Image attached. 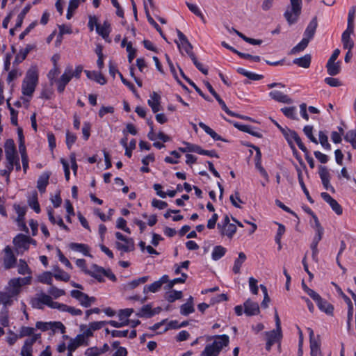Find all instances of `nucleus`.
Masks as SVG:
<instances>
[{
    "label": "nucleus",
    "mask_w": 356,
    "mask_h": 356,
    "mask_svg": "<svg viewBox=\"0 0 356 356\" xmlns=\"http://www.w3.org/2000/svg\"><path fill=\"white\" fill-rule=\"evenodd\" d=\"M313 300L316 302L321 312H324L328 316H333L334 309V306L327 300L323 298L319 294H318Z\"/></svg>",
    "instance_id": "9"
},
{
    "label": "nucleus",
    "mask_w": 356,
    "mask_h": 356,
    "mask_svg": "<svg viewBox=\"0 0 356 356\" xmlns=\"http://www.w3.org/2000/svg\"><path fill=\"white\" fill-rule=\"evenodd\" d=\"M183 144L186 145V147H180L178 148V150L182 153L186 152H195L198 154L200 146L195 144H192L188 142L184 141Z\"/></svg>",
    "instance_id": "41"
},
{
    "label": "nucleus",
    "mask_w": 356,
    "mask_h": 356,
    "mask_svg": "<svg viewBox=\"0 0 356 356\" xmlns=\"http://www.w3.org/2000/svg\"><path fill=\"white\" fill-rule=\"evenodd\" d=\"M36 48V45L35 44H29L26 46L25 48L24 49H21L19 51V53L16 55L15 56V60L17 62H22L23 60H24L27 56V55L30 53V51H31L32 50H33L34 49Z\"/></svg>",
    "instance_id": "30"
},
{
    "label": "nucleus",
    "mask_w": 356,
    "mask_h": 356,
    "mask_svg": "<svg viewBox=\"0 0 356 356\" xmlns=\"http://www.w3.org/2000/svg\"><path fill=\"white\" fill-rule=\"evenodd\" d=\"M41 338L40 333H35L24 341L23 346L33 348V344Z\"/></svg>",
    "instance_id": "52"
},
{
    "label": "nucleus",
    "mask_w": 356,
    "mask_h": 356,
    "mask_svg": "<svg viewBox=\"0 0 356 356\" xmlns=\"http://www.w3.org/2000/svg\"><path fill=\"white\" fill-rule=\"evenodd\" d=\"M265 335L266 337V350L270 351L271 350L272 346L275 343H280L282 338V330L278 329H275L270 331L265 332Z\"/></svg>",
    "instance_id": "4"
},
{
    "label": "nucleus",
    "mask_w": 356,
    "mask_h": 356,
    "mask_svg": "<svg viewBox=\"0 0 356 356\" xmlns=\"http://www.w3.org/2000/svg\"><path fill=\"white\" fill-rule=\"evenodd\" d=\"M291 10H286L284 16L289 25L295 24L301 13L302 0H290Z\"/></svg>",
    "instance_id": "3"
},
{
    "label": "nucleus",
    "mask_w": 356,
    "mask_h": 356,
    "mask_svg": "<svg viewBox=\"0 0 356 356\" xmlns=\"http://www.w3.org/2000/svg\"><path fill=\"white\" fill-rule=\"evenodd\" d=\"M52 273L49 271H46L40 274L38 277V280L39 282L42 284H46L48 285L52 284Z\"/></svg>",
    "instance_id": "45"
},
{
    "label": "nucleus",
    "mask_w": 356,
    "mask_h": 356,
    "mask_svg": "<svg viewBox=\"0 0 356 356\" xmlns=\"http://www.w3.org/2000/svg\"><path fill=\"white\" fill-rule=\"evenodd\" d=\"M79 5V0H70L69 2L66 18L70 19L73 16V13L77 9Z\"/></svg>",
    "instance_id": "44"
},
{
    "label": "nucleus",
    "mask_w": 356,
    "mask_h": 356,
    "mask_svg": "<svg viewBox=\"0 0 356 356\" xmlns=\"http://www.w3.org/2000/svg\"><path fill=\"white\" fill-rule=\"evenodd\" d=\"M293 133H297V132L293 130H291V129L286 128V131L284 133H283V134H282L284 136V138L286 139V140L287 141L290 147L292 146H294L293 140H295V138L293 134Z\"/></svg>",
    "instance_id": "62"
},
{
    "label": "nucleus",
    "mask_w": 356,
    "mask_h": 356,
    "mask_svg": "<svg viewBox=\"0 0 356 356\" xmlns=\"http://www.w3.org/2000/svg\"><path fill=\"white\" fill-rule=\"evenodd\" d=\"M27 202L29 206L36 213L41 211L40 206L38 202V195L37 191H34L31 195L28 197Z\"/></svg>",
    "instance_id": "29"
},
{
    "label": "nucleus",
    "mask_w": 356,
    "mask_h": 356,
    "mask_svg": "<svg viewBox=\"0 0 356 356\" xmlns=\"http://www.w3.org/2000/svg\"><path fill=\"white\" fill-rule=\"evenodd\" d=\"M50 174L49 172L42 173L37 181V188L39 192L42 194L46 191V188L49 184Z\"/></svg>",
    "instance_id": "23"
},
{
    "label": "nucleus",
    "mask_w": 356,
    "mask_h": 356,
    "mask_svg": "<svg viewBox=\"0 0 356 356\" xmlns=\"http://www.w3.org/2000/svg\"><path fill=\"white\" fill-rule=\"evenodd\" d=\"M244 312L247 316H254L259 313V307L257 302L252 301L250 299L244 302Z\"/></svg>",
    "instance_id": "18"
},
{
    "label": "nucleus",
    "mask_w": 356,
    "mask_h": 356,
    "mask_svg": "<svg viewBox=\"0 0 356 356\" xmlns=\"http://www.w3.org/2000/svg\"><path fill=\"white\" fill-rule=\"evenodd\" d=\"M319 143L321 146L327 151L331 150V145L328 142V138L324 131H320L318 133Z\"/></svg>",
    "instance_id": "49"
},
{
    "label": "nucleus",
    "mask_w": 356,
    "mask_h": 356,
    "mask_svg": "<svg viewBox=\"0 0 356 356\" xmlns=\"http://www.w3.org/2000/svg\"><path fill=\"white\" fill-rule=\"evenodd\" d=\"M220 351L216 347V343L207 344L200 356H218Z\"/></svg>",
    "instance_id": "33"
},
{
    "label": "nucleus",
    "mask_w": 356,
    "mask_h": 356,
    "mask_svg": "<svg viewBox=\"0 0 356 356\" xmlns=\"http://www.w3.org/2000/svg\"><path fill=\"white\" fill-rule=\"evenodd\" d=\"M6 159H13L14 157L17 156V152L14 140L13 139H7L4 144Z\"/></svg>",
    "instance_id": "15"
},
{
    "label": "nucleus",
    "mask_w": 356,
    "mask_h": 356,
    "mask_svg": "<svg viewBox=\"0 0 356 356\" xmlns=\"http://www.w3.org/2000/svg\"><path fill=\"white\" fill-rule=\"evenodd\" d=\"M309 41L308 39L302 38L301 41L294 46L290 51V54H296L304 51L308 46Z\"/></svg>",
    "instance_id": "40"
},
{
    "label": "nucleus",
    "mask_w": 356,
    "mask_h": 356,
    "mask_svg": "<svg viewBox=\"0 0 356 356\" xmlns=\"http://www.w3.org/2000/svg\"><path fill=\"white\" fill-rule=\"evenodd\" d=\"M115 237L118 240L124 242V243L116 242L115 245L118 250L124 252H129L133 250V248H131L129 245V243L131 242V239L128 238L127 236L119 232L115 233Z\"/></svg>",
    "instance_id": "13"
},
{
    "label": "nucleus",
    "mask_w": 356,
    "mask_h": 356,
    "mask_svg": "<svg viewBox=\"0 0 356 356\" xmlns=\"http://www.w3.org/2000/svg\"><path fill=\"white\" fill-rule=\"evenodd\" d=\"M149 280V276H143L137 279L133 280L126 284L124 288L126 289L131 290L136 288L138 285L144 284Z\"/></svg>",
    "instance_id": "38"
},
{
    "label": "nucleus",
    "mask_w": 356,
    "mask_h": 356,
    "mask_svg": "<svg viewBox=\"0 0 356 356\" xmlns=\"http://www.w3.org/2000/svg\"><path fill=\"white\" fill-rule=\"evenodd\" d=\"M233 31L238 37H240L242 40H243L244 41H245L246 42H248L250 44L260 45L263 42L261 40H259V39H254V38H248L246 35H245L243 33L237 31L235 29H233Z\"/></svg>",
    "instance_id": "42"
},
{
    "label": "nucleus",
    "mask_w": 356,
    "mask_h": 356,
    "mask_svg": "<svg viewBox=\"0 0 356 356\" xmlns=\"http://www.w3.org/2000/svg\"><path fill=\"white\" fill-rule=\"evenodd\" d=\"M95 301V298L90 297L86 293H84V296H82V298L79 300L81 305H82L84 307H89Z\"/></svg>",
    "instance_id": "59"
},
{
    "label": "nucleus",
    "mask_w": 356,
    "mask_h": 356,
    "mask_svg": "<svg viewBox=\"0 0 356 356\" xmlns=\"http://www.w3.org/2000/svg\"><path fill=\"white\" fill-rule=\"evenodd\" d=\"M18 278H13L9 281L10 289L8 291L13 294V296H17L21 290V284L19 283Z\"/></svg>",
    "instance_id": "37"
},
{
    "label": "nucleus",
    "mask_w": 356,
    "mask_h": 356,
    "mask_svg": "<svg viewBox=\"0 0 356 356\" xmlns=\"http://www.w3.org/2000/svg\"><path fill=\"white\" fill-rule=\"evenodd\" d=\"M50 326L51 327L49 330H52L54 332L58 330L60 332L61 334L65 333V327L63 324V323L60 321L50 322Z\"/></svg>",
    "instance_id": "60"
},
{
    "label": "nucleus",
    "mask_w": 356,
    "mask_h": 356,
    "mask_svg": "<svg viewBox=\"0 0 356 356\" xmlns=\"http://www.w3.org/2000/svg\"><path fill=\"white\" fill-rule=\"evenodd\" d=\"M186 5L187 6L188 8L190 10L191 12H192L196 16L200 17L202 19H204V15L200 9L199 8V7L196 4L186 2Z\"/></svg>",
    "instance_id": "64"
},
{
    "label": "nucleus",
    "mask_w": 356,
    "mask_h": 356,
    "mask_svg": "<svg viewBox=\"0 0 356 356\" xmlns=\"http://www.w3.org/2000/svg\"><path fill=\"white\" fill-rule=\"evenodd\" d=\"M312 56L310 54H305V56L296 58L293 60V63L303 68H308L311 65Z\"/></svg>",
    "instance_id": "31"
},
{
    "label": "nucleus",
    "mask_w": 356,
    "mask_h": 356,
    "mask_svg": "<svg viewBox=\"0 0 356 356\" xmlns=\"http://www.w3.org/2000/svg\"><path fill=\"white\" fill-rule=\"evenodd\" d=\"M195 312L193 298L190 296L186 302L180 307V314L183 316H188Z\"/></svg>",
    "instance_id": "28"
},
{
    "label": "nucleus",
    "mask_w": 356,
    "mask_h": 356,
    "mask_svg": "<svg viewBox=\"0 0 356 356\" xmlns=\"http://www.w3.org/2000/svg\"><path fill=\"white\" fill-rule=\"evenodd\" d=\"M76 139L77 137L75 134L70 132L69 131L66 132L65 143L68 149H70L72 148V145L75 143Z\"/></svg>",
    "instance_id": "63"
},
{
    "label": "nucleus",
    "mask_w": 356,
    "mask_h": 356,
    "mask_svg": "<svg viewBox=\"0 0 356 356\" xmlns=\"http://www.w3.org/2000/svg\"><path fill=\"white\" fill-rule=\"evenodd\" d=\"M183 293L181 291L173 290L165 296V300L169 302H173L177 300H179L182 298Z\"/></svg>",
    "instance_id": "50"
},
{
    "label": "nucleus",
    "mask_w": 356,
    "mask_h": 356,
    "mask_svg": "<svg viewBox=\"0 0 356 356\" xmlns=\"http://www.w3.org/2000/svg\"><path fill=\"white\" fill-rule=\"evenodd\" d=\"M177 34L179 40V42H176L179 51L181 52L184 50L189 57L191 54H194L193 52V46L188 41L186 36L179 29H177Z\"/></svg>",
    "instance_id": "8"
},
{
    "label": "nucleus",
    "mask_w": 356,
    "mask_h": 356,
    "mask_svg": "<svg viewBox=\"0 0 356 356\" xmlns=\"http://www.w3.org/2000/svg\"><path fill=\"white\" fill-rule=\"evenodd\" d=\"M17 271L19 274L23 275L26 274L30 275L31 273L30 268L29 267L26 261L24 259H19Z\"/></svg>",
    "instance_id": "51"
},
{
    "label": "nucleus",
    "mask_w": 356,
    "mask_h": 356,
    "mask_svg": "<svg viewBox=\"0 0 356 356\" xmlns=\"http://www.w3.org/2000/svg\"><path fill=\"white\" fill-rule=\"evenodd\" d=\"M281 111L284 115L291 120L296 118V109L294 106L284 107L281 108Z\"/></svg>",
    "instance_id": "57"
},
{
    "label": "nucleus",
    "mask_w": 356,
    "mask_h": 356,
    "mask_svg": "<svg viewBox=\"0 0 356 356\" xmlns=\"http://www.w3.org/2000/svg\"><path fill=\"white\" fill-rule=\"evenodd\" d=\"M4 255L3 257V266L6 270L14 268L17 264V258L13 253L12 248L7 245L4 250Z\"/></svg>",
    "instance_id": "7"
},
{
    "label": "nucleus",
    "mask_w": 356,
    "mask_h": 356,
    "mask_svg": "<svg viewBox=\"0 0 356 356\" xmlns=\"http://www.w3.org/2000/svg\"><path fill=\"white\" fill-rule=\"evenodd\" d=\"M327 72L330 76H334L341 72V61H327L326 64Z\"/></svg>",
    "instance_id": "26"
},
{
    "label": "nucleus",
    "mask_w": 356,
    "mask_h": 356,
    "mask_svg": "<svg viewBox=\"0 0 356 356\" xmlns=\"http://www.w3.org/2000/svg\"><path fill=\"white\" fill-rule=\"evenodd\" d=\"M198 125L200 128H202L208 135H209L212 139L215 141H223L228 142L227 140L223 138L221 136L218 135L216 131H214L211 127L207 126L202 122H200Z\"/></svg>",
    "instance_id": "24"
},
{
    "label": "nucleus",
    "mask_w": 356,
    "mask_h": 356,
    "mask_svg": "<svg viewBox=\"0 0 356 356\" xmlns=\"http://www.w3.org/2000/svg\"><path fill=\"white\" fill-rule=\"evenodd\" d=\"M356 13L355 6H352L348 15V22H347V28L343 32L341 35V42L343 43V48L345 49L351 50L354 47V42L350 38V35L354 33V19L355 15Z\"/></svg>",
    "instance_id": "2"
},
{
    "label": "nucleus",
    "mask_w": 356,
    "mask_h": 356,
    "mask_svg": "<svg viewBox=\"0 0 356 356\" xmlns=\"http://www.w3.org/2000/svg\"><path fill=\"white\" fill-rule=\"evenodd\" d=\"M72 79V76L70 74V65H68L65 67V71L60 77L57 79V80H55V83L58 93L61 94L64 92L66 86L70 82Z\"/></svg>",
    "instance_id": "6"
},
{
    "label": "nucleus",
    "mask_w": 356,
    "mask_h": 356,
    "mask_svg": "<svg viewBox=\"0 0 356 356\" xmlns=\"http://www.w3.org/2000/svg\"><path fill=\"white\" fill-rule=\"evenodd\" d=\"M344 140L350 143L352 147L356 149V130H349L344 136Z\"/></svg>",
    "instance_id": "47"
},
{
    "label": "nucleus",
    "mask_w": 356,
    "mask_h": 356,
    "mask_svg": "<svg viewBox=\"0 0 356 356\" xmlns=\"http://www.w3.org/2000/svg\"><path fill=\"white\" fill-rule=\"evenodd\" d=\"M13 297H15V296H13V294L9 291L1 292L0 302L6 307V305H10L12 304Z\"/></svg>",
    "instance_id": "48"
},
{
    "label": "nucleus",
    "mask_w": 356,
    "mask_h": 356,
    "mask_svg": "<svg viewBox=\"0 0 356 356\" xmlns=\"http://www.w3.org/2000/svg\"><path fill=\"white\" fill-rule=\"evenodd\" d=\"M96 32L104 39H106L111 32V24L104 21L102 25L97 24Z\"/></svg>",
    "instance_id": "25"
},
{
    "label": "nucleus",
    "mask_w": 356,
    "mask_h": 356,
    "mask_svg": "<svg viewBox=\"0 0 356 356\" xmlns=\"http://www.w3.org/2000/svg\"><path fill=\"white\" fill-rule=\"evenodd\" d=\"M318 26L316 18L314 17L307 25L305 32L304 38L308 39L310 41L314 36L316 30Z\"/></svg>",
    "instance_id": "22"
},
{
    "label": "nucleus",
    "mask_w": 356,
    "mask_h": 356,
    "mask_svg": "<svg viewBox=\"0 0 356 356\" xmlns=\"http://www.w3.org/2000/svg\"><path fill=\"white\" fill-rule=\"evenodd\" d=\"M35 329L32 327L29 326H22L19 330V338H23L25 337H31L34 334Z\"/></svg>",
    "instance_id": "56"
},
{
    "label": "nucleus",
    "mask_w": 356,
    "mask_h": 356,
    "mask_svg": "<svg viewBox=\"0 0 356 356\" xmlns=\"http://www.w3.org/2000/svg\"><path fill=\"white\" fill-rule=\"evenodd\" d=\"M269 97L273 100L284 103V104H291L292 103V99L286 95L284 94L282 92L279 90H272L269 92Z\"/></svg>",
    "instance_id": "20"
},
{
    "label": "nucleus",
    "mask_w": 356,
    "mask_h": 356,
    "mask_svg": "<svg viewBox=\"0 0 356 356\" xmlns=\"http://www.w3.org/2000/svg\"><path fill=\"white\" fill-rule=\"evenodd\" d=\"M0 323L3 327L9 326V314L6 307L0 312Z\"/></svg>",
    "instance_id": "46"
},
{
    "label": "nucleus",
    "mask_w": 356,
    "mask_h": 356,
    "mask_svg": "<svg viewBox=\"0 0 356 356\" xmlns=\"http://www.w3.org/2000/svg\"><path fill=\"white\" fill-rule=\"evenodd\" d=\"M83 344L88 345L86 340H85L83 335L78 334L74 339H70L67 346V350L69 352H74Z\"/></svg>",
    "instance_id": "19"
},
{
    "label": "nucleus",
    "mask_w": 356,
    "mask_h": 356,
    "mask_svg": "<svg viewBox=\"0 0 356 356\" xmlns=\"http://www.w3.org/2000/svg\"><path fill=\"white\" fill-rule=\"evenodd\" d=\"M168 282H169L168 275H163L162 277H161V278L159 280L155 281L154 282L152 283L151 284L145 285L143 289V293H147L149 292L156 293L161 289V288L163 284L168 283Z\"/></svg>",
    "instance_id": "11"
},
{
    "label": "nucleus",
    "mask_w": 356,
    "mask_h": 356,
    "mask_svg": "<svg viewBox=\"0 0 356 356\" xmlns=\"http://www.w3.org/2000/svg\"><path fill=\"white\" fill-rule=\"evenodd\" d=\"M13 242L17 249H23L24 250H28L31 243H36L34 239L23 234H18L13 238Z\"/></svg>",
    "instance_id": "5"
},
{
    "label": "nucleus",
    "mask_w": 356,
    "mask_h": 356,
    "mask_svg": "<svg viewBox=\"0 0 356 356\" xmlns=\"http://www.w3.org/2000/svg\"><path fill=\"white\" fill-rule=\"evenodd\" d=\"M69 248L72 251L80 252L86 257H92L90 253V247L87 244L73 242L69 244Z\"/></svg>",
    "instance_id": "17"
},
{
    "label": "nucleus",
    "mask_w": 356,
    "mask_h": 356,
    "mask_svg": "<svg viewBox=\"0 0 356 356\" xmlns=\"http://www.w3.org/2000/svg\"><path fill=\"white\" fill-rule=\"evenodd\" d=\"M227 249L222 245H216L213 248L211 257L214 261L221 259L226 253Z\"/></svg>",
    "instance_id": "39"
},
{
    "label": "nucleus",
    "mask_w": 356,
    "mask_h": 356,
    "mask_svg": "<svg viewBox=\"0 0 356 356\" xmlns=\"http://www.w3.org/2000/svg\"><path fill=\"white\" fill-rule=\"evenodd\" d=\"M236 232V226L235 224L230 223L221 231L222 235H226L228 238H232Z\"/></svg>",
    "instance_id": "54"
},
{
    "label": "nucleus",
    "mask_w": 356,
    "mask_h": 356,
    "mask_svg": "<svg viewBox=\"0 0 356 356\" xmlns=\"http://www.w3.org/2000/svg\"><path fill=\"white\" fill-rule=\"evenodd\" d=\"M303 131L307 137L314 143L318 144L317 139L313 135V127L311 125H306L303 129Z\"/></svg>",
    "instance_id": "61"
},
{
    "label": "nucleus",
    "mask_w": 356,
    "mask_h": 356,
    "mask_svg": "<svg viewBox=\"0 0 356 356\" xmlns=\"http://www.w3.org/2000/svg\"><path fill=\"white\" fill-rule=\"evenodd\" d=\"M309 343H310V355L318 356L321 353V343L318 340L314 339V331L309 328Z\"/></svg>",
    "instance_id": "16"
},
{
    "label": "nucleus",
    "mask_w": 356,
    "mask_h": 356,
    "mask_svg": "<svg viewBox=\"0 0 356 356\" xmlns=\"http://www.w3.org/2000/svg\"><path fill=\"white\" fill-rule=\"evenodd\" d=\"M318 175L324 188L334 192V187L330 184V174L327 168L320 165L318 166Z\"/></svg>",
    "instance_id": "10"
},
{
    "label": "nucleus",
    "mask_w": 356,
    "mask_h": 356,
    "mask_svg": "<svg viewBox=\"0 0 356 356\" xmlns=\"http://www.w3.org/2000/svg\"><path fill=\"white\" fill-rule=\"evenodd\" d=\"M246 255L244 252H241L238 254V257L234 261V266L232 268V271L234 274L240 273V270L242 266V264L246 260Z\"/></svg>",
    "instance_id": "36"
},
{
    "label": "nucleus",
    "mask_w": 356,
    "mask_h": 356,
    "mask_svg": "<svg viewBox=\"0 0 356 356\" xmlns=\"http://www.w3.org/2000/svg\"><path fill=\"white\" fill-rule=\"evenodd\" d=\"M31 6L30 4H27L21 11V13L17 15V22L15 24V29H17L22 26L23 20L26 16V15L29 12Z\"/></svg>",
    "instance_id": "43"
},
{
    "label": "nucleus",
    "mask_w": 356,
    "mask_h": 356,
    "mask_svg": "<svg viewBox=\"0 0 356 356\" xmlns=\"http://www.w3.org/2000/svg\"><path fill=\"white\" fill-rule=\"evenodd\" d=\"M86 274L91 276L92 277L97 280L99 282H104V278L105 274V268L97 264H92L91 266V270H86Z\"/></svg>",
    "instance_id": "12"
},
{
    "label": "nucleus",
    "mask_w": 356,
    "mask_h": 356,
    "mask_svg": "<svg viewBox=\"0 0 356 356\" xmlns=\"http://www.w3.org/2000/svg\"><path fill=\"white\" fill-rule=\"evenodd\" d=\"M54 277L57 280L68 282L70 279V275L62 269L58 268L54 275Z\"/></svg>",
    "instance_id": "55"
},
{
    "label": "nucleus",
    "mask_w": 356,
    "mask_h": 356,
    "mask_svg": "<svg viewBox=\"0 0 356 356\" xmlns=\"http://www.w3.org/2000/svg\"><path fill=\"white\" fill-rule=\"evenodd\" d=\"M236 72L238 74L243 75V76H246L247 78H248L249 79L253 80V81H259L264 78L263 75L258 74L254 73L252 72L248 71L243 67H238L236 69Z\"/></svg>",
    "instance_id": "34"
},
{
    "label": "nucleus",
    "mask_w": 356,
    "mask_h": 356,
    "mask_svg": "<svg viewBox=\"0 0 356 356\" xmlns=\"http://www.w3.org/2000/svg\"><path fill=\"white\" fill-rule=\"evenodd\" d=\"M154 315L155 312L152 311V308L149 304L143 305L136 314V316L140 318H152Z\"/></svg>",
    "instance_id": "35"
},
{
    "label": "nucleus",
    "mask_w": 356,
    "mask_h": 356,
    "mask_svg": "<svg viewBox=\"0 0 356 356\" xmlns=\"http://www.w3.org/2000/svg\"><path fill=\"white\" fill-rule=\"evenodd\" d=\"M321 195L323 200L327 204H329L332 209L335 212L337 215L340 216L342 214V207L338 203V202L336 200L332 197L330 194L325 192H323L321 193Z\"/></svg>",
    "instance_id": "14"
},
{
    "label": "nucleus",
    "mask_w": 356,
    "mask_h": 356,
    "mask_svg": "<svg viewBox=\"0 0 356 356\" xmlns=\"http://www.w3.org/2000/svg\"><path fill=\"white\" fill-rule=\"evenodd\" d=\"M60 74V69L58 66H53V67L49 71L47 74V78L51 83L53 84L55 83V80H57L56 76Z\"/></svg>",
    "instance_id": "58"
},
{
    "label": "nucleus",
    "mask_w": 356,
    "mask_h": 356,
    "mask_svg": "<svg viewBox=\"0 0 356 356\" xmlns=\"http://www.w3.org/2000/svg\"><path fill=\"white\" fill-rule=\"evenodd\" d=\"M148 105L151 107L153 113H156L160 111L161 96L156 92H153L150 99L147 100Z\"/></svg>",
    "instance_id": "21"
},
{
    "label": "nucleus",
    "mask_w": 356,
    "mask_h": 356,
    "mask_svg": "<svg viewBox=\"0 0 356 356\" xmlns=\"http://www.w3.org/2000/svg\"><path fill=\"white\" fill-rule=\"evenodd\" d=\"M39 81V72L36 65L31 66L26 72L22 84V92L25 96L31 97Z\"/></svg>",
    "instance_id": "1"
},
{
    "label": "nucleus",
    "mask_w": 356,
    "mask_h": 356,
    "mask_svg": "<svg viewBox=\"0 0 356 356\" xmlns=\"http://www.w3.org/2000/svg\"><path fill=\"white\" fill-rule=\"evenodd\" d=\"M215 99L220 104L222 110H223L228 115L232 116V117H236V118H238L240 119H247L248 118L247 117L241 115L239 114H236L234 112L229 110L228 108V107L227 106L225 102L222 100V99L220 97V95H218V97H216Z\"/></svg>",
    "instance_id": "32"
},
{
    "label": "nucleus",
    "mask_w": 356,
    "mask_h": 356,
    "mask_svg": "<svg viewBox=\"0 0 356 356\" xmlns=\"http://www.w3.org/2000/svg\"><path fill=\"white\" fill-rule=\"evenodd\" d=\"M190 58L199 71L205 75L208 74V68L204 67L202 63L198 61L195 54H191Z\"/></svg>",
    "instance_id": "53"
},
{
    "label": "nucleus",
    "mask_w": 356,
    "mask_h": 356,
    "mask_svg": "<svg viewBox=\"0 0 356 356\" xmlns=\"http://www.w3.org/2000/svg\"><path fill=\"white\" fill-rule=\"evenodd\" d=\"M213 338L214 341L213 343H216V347L218 348L220 351H221L224 347L228 346L229 343V337L227 334L215 335Z\"/></svg>",
    "instance_id": "27"
}]
</instances>
